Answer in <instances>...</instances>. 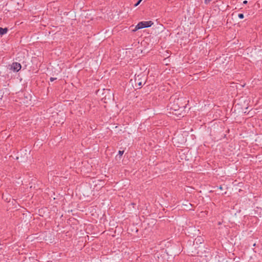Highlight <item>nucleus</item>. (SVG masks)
<instances>
[{
    "label": "nucleus",
    "mask_w": 262,
    "mask_h": 262,
    "mask_svg": "<svg viewBox=\"0 0 262 262\" xmlns=\"http://www.w3.org/2000/svg\"><path fill=\"white\" fill-rule=\"evenodd\" d=\"M143 76L141 75H137L135 76V78L134 80H133L132 79L130 80V82L132 83V84L133 85L134 83H135V86L136 89H139L140 88V86L142 85V83H145V78H142Z\"/></svg>",
    "instance_id": "f257e3e1"
},
{
    "label": "nucleus",
    "mask_w": 262,
    "mask_h": 262,
    "mask_svg": "<svg viewBox=\"0 0 262 262\" xmlns=\"http://www.w3.org/2000/svg\"><path fill=\"white\" fill-rule=\"evenodd\" d=\"M102 95L104 96L102 97V99L103 100L104 103H107L114 100V94L110 90L104 91Z\"/></svg>",
    "instance_id": "f03ea898"
},
{
    "label": "nucleus",
    "mask_w": 262,
    "mask_h": 262,
    "mask_svg": "<svg viewBox=\"0 0 262 262\" xmlns=\"http://www.w3.org/2000/svg\"><path fill=\"white\" fill-rule=\"evenodd\" d=\"M168 107H169V109L170 111V113H172L177 116H179V115H181V114L178 113L180 110V107L179 105H178V103H177V104H175L174 103L172 104V103L170 102Z\"/></svg>",
    "instance_id": "7ed1b4c3"
},
{
    "label": "nucleus",
    "mask_w": 262,
    "mask_h": 262,
    "mask_svg": "<svg viewBox=\"0 0 262 262\" xmlns=\"http://www.w3.org/2000/svg\"><path fill=\"white\" fill-rule=\"evenodd\" d=\"M152 24H153V23L151 21L140 22L136 26L135 29L134 31H136L138 29L150 27Z\"/></svg>",
    "instance_id": "20e7f679"
},
{
    "label": "nucleus",
    "mask_w": 262,
    "mask_h": 262,
    "mask_svg": "<svg viewBox=\"0 0 262 262\" xmlns=\"http://www.w3.org/2000/svg\"><path fill=\"white\" fill-rule=\"evenodd\" d=\"M21 65L18 62H13L12 64L9 65L8 68L9 70L13 71V72H18L21 69Z\"/></svg>",
    "instance_id": "39448f33"
},
{
    "label": "nucleus",
    "mask_w": 262,
    "mask_h": 262,
    "mask_svg": "<svg viewBox=\"0 0 262 262\" xmlns=\"http://www.w3.org/2000/svg\"><path fill=\"white\" fill-rule=\"evenodd\" d=\"M31 101V96L29 94H25L24 98L22 99L23 102L25 104H29Z\"/></svg>",
    "instance_id": "423d86ee"
},
{
    "label": "nucleus",
    "mask_w": 262,
    "mask_h": 262,
    "mask_svg": "<svg viewBox=\"0 0 262 262\" xmlns=\"http://www.w3.org/2000/svg\"><path fill=\"white\" fill-rule=\"evenodd\" d=\"M203 241V238L201 236H199L194 239L193 243H194V244H195L196 245H198L200 244H201Z\"/></svg>",
    "instance_id": "0eeeda50"
},
{
    "label": "nucleus",
    "mask_w": 262,
    "mask_h": 262,
    "mask_svg": "<svg viewBox=\"0 0 262 262\" xmlns=\"http://www.w3.org/2000/svg\"><path fill=\"white\" fill-rule=\"evenodd\" d=\"M8 31V29L7 28H3L0 27V35H3L5 34H6Z\"/></svg>",
    "instance_id": "6e6552de"
},
{
    "label": "nucleus",
    "mask_w": 262,
    "mask_h": 262,
    "mask_svg": "<svg viewBox=\"0 0 262 262\" xmlns=\"http://www.w3.org/2000/svg\"><path fill=\"white\" fill-rule=\"evenodd\" d=\"M123 153H124V151L123 150H122V151L119 150V151L118 154L119 155V158H120V157L123 154Z\"/></svg>",
    "instance_id": "1a4fd4ad"
},
{
    "label": "nucleus",
    "mask_w": 262,
    "mask_h": 262,
    "mask_svg": "<svg viewBox=\"0 0 262 262\" xmlns=\"http://www.w3.org/2000/svg\"><path fill=\"white\" fill-rule=\"evenodd\" d=\"M238 17H239V18H241V19H242V18H243L244 17V14H242V13H241V14H238Z\"/></svg>",
    "instance_id": "9d476101"
},
{
    "label": "nucleus",
    "mask_w": 262,
    "mask_h": 262,
    "mask_svg": "<svg viewBox=\"0 0 262 262\" xmlns=\"http://www.w3.org/2000/svg\"><path fill=\"white\" fill-rule=\"evenodd\" d=\"M141 2V0H139V1H138V2H137L136 4H135L134 6H135V7L137 6L138 5H139V4H140Z\"/></svg>",
    "instance_id": "9b49d317"
},
{
    "label": "nucleus",
    "mask_w": 262,
    "mask_h": 262,
    "mask_svg": "<svg viewBox=\"0 0 262 262\" xmlns=\"http://www.w3.org/2000/svg\"><path fill=\"white\" fill-rule=\"evenodd\" d=\"M57 78H53V77H51L50 78V81H53L54 80H56Z\"/></svg>",
    "instance_id": "f8f14e48"
},
{
    "label": "nucleus",
    "mask_w": 262,
    "mask_h": 262,
    "mask_svg": "<svg viewBox=\"0 0 262 262\" xmlns=\"http://www.w3.org/2000/svg\"><path fill=\"white\" fill-rule=\"evenodd\" d=\"M211 0H205V3L207 4L208 3L210 2Z\"/></svg>",
    "instance_id": "ddd939ff"
},
{
    "label": "nucleus",
    "mask_w": 262,
    "mask_h": 262,
    "mask_svg": "<svg viewBox=\"0 0 262 262\" xmlns=\"http://www.w3.org/2000/svg\"><path fill=\"white\" fill-rule=\"evenodd\" d=\"M247 3H248V2H247V1H244L243 2V3H244V4H246Z\"/></svg>",
    "instance_id": "4468645a"
},
{
    "label": "nucleus",
    "mask_w": 262,
    "mask_h": 262,
    "mask_svg": "<svg viewBox=\"0 0 262 262\" xmlns=\"http://www.w3.org/2000/svg\"><path fill=\"white\" fill-rule=\"evenodd\" d=\"M219 188H220V189H222V187L221 186L219 187Z\"/></svg>",
    "instance_id": "2eb2a0df"
},
{
    "label": "nucleus",
    "mask_w": 262,
    "mask_h": 262,
    "mask_svg": "<svg viewBox=\"0 0 262 262\" xmlns=\"http://www.w3.org/2000/svg\"><path fill=\"white\" fill-rule=\"evenodd\" d=\"M141 1H142V0H141Z\"/></svg>",
    "instance_id": "dca6fc26"
}]
</instances>
